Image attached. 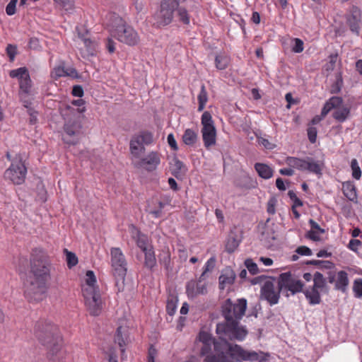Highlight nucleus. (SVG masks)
I'll return each instance as SVG.
<instances>
[{"mask_svg":"<svg viewBox=\"0 0 362 362\" xmlns=\"http://www.w3.org/2000/svg\"><path fill=\"white\" fill-rule=\"evenodd\" d=\"M259 356L255 351H247L238 344L225 341H215L205 332V362H241L243 361L265 362L267 356Z\"/></svg>","mask_w":362,"mask_h":362,"instance_id":"1","label":"nucleus"},{"mask_svg":"<svg viewBox=\"0 0 362 362\" xmlns=\"http://www.w3.org/2000/svg\"><path fill=\"white\" fill-rule=\"evenodd\" d=\"M30 266V274L25 284V295L30 301H40L47 290L52 264L41 251L35 250L31 254Z\"/></svg>","mask_w":362,"mask_h":362,"instance_id":"2","label":"nucleus"},{"mask_svg":"<svg viewBox=\"0 0 362 362\" xmlns=\"http://www.w3.org/2000/svg\"><path fill=\"white\" fill-rule=\"evenodd\" d=\"M247 308V300L238 299L233 303L227 299L222 305V315L225 322L216 326L218 341L237 340L243 341L247 334L245 327L240 325V321L244 316Z\"/></svg>","mask_w":362,"mask_h":362,"instance_id":"3","label":"nucleus"},{"mask_svg":"<svg viewBox=\"0 0 362 362\" xmlns=\"http://www.w3.org/2000/svg\"><path fill=\"white\" fill-rule=\"evenodd\" d=\"M105 25L110 35L118 41L134 46L139 41L137 32L115 13H110L105 17Z\"/></svg>","mask_w":362,"mask_h":362,"instance_id":"4","label":"nucleus"},{"mask_svg":"<svg viewBox=\"0 0 362 362\" xmlns=\"http://www.w3.org/2000/svg\"><path fill=\"white\" fill-rule=\"evenodd\" d=\"M96 277L94 272L88 270L86 274L85 284L82 293L85 305L91 315L98 316L102 310V300L99 288L95 286Z\"/></svg>","mask_w":362,"mask_h":362,"instance_id":"5","label":"nucleus"},{"mask_svg":"<svg viewBox=\"0 0 362 362\" xmlns=\"http://www.w3.org/2000/svg\"><path fill=\"white\" fill-rule=\"evenodd\" d=\"M111 267L112 274L115 279V286L118 292L124 288V280L127 272V262L125 256L119 247L110 249Z\"/></svg>","mask_w":362,"mask_h":362,"instance_id":"6","label":"nucleus"},{"mask_svg":"<svg viewBox=\"0 0 362 362\" xmlns=\"http://www.w3.org/2000/svg\"><path fill=\"white\" fill-rule=\"evenodd\" d=\"M285 163L293 170L300 171H308L310 173L321 175L323 168V163L320 160H315L313 158H300L294 156L286 158Z\"/></svg>","mask_w":362,"mask_h":362,"instance_id":"7","label":"nucleus"},{"mask_svg":"<svg viewBox=\"0 0 362 362\" xmlns=\"http://www.w3.org/2000/svg\"><path fill=\"white\" fill-rule=\"evenodd\" d=\"M27 174V168L23 162L21 155H16L12 160L10 167L5 171L4 177L15 185L24 182Z\"/></svg>","mask_w":362,"mask_h":362,"instance_id":"8","label":"nucleus"},{"mask_svg":"<svg viewBox=\"0 0 362 362\" xmlns=\"http://www.w3.org/2000/svg\"><path fill=\"white\" fill-rule=\"evenodd\" d=\"M342 103V98L340 97L333 96L329 98L322 110V117H325L332 109H335L332 117L337 121L344 122L349 116L350 108L344 106L341 107Z\"/></svg>","mask_w":362,"mask_h":362,"instance_id":"9","label":"nucleus"},{"mask_svg":"<svg viewBox=\"0 0 362 362\" xmlns=\"http://www.w3.org/2000/svg\"><path fill=\"white\" fill-rule=\"evenodd\" d=\"M177 0H163L160 4V9L154 16L156 23L159 26L170 24L173 18L174 11L178 8Z\"/></svg>","mask_w":362,"mask_h":362,"instance_id":"10","label":"nucleus"},{"mask_svg":"<svg viewBox=\"0 0 362 362\" xmlns=\"http://www.w3.org/2000/svg\"><path fill=\"white\" fill-rule=\"evenodd\" d=\"M281 291H283L280 281L276 286L273 279L267 278L261 287V298L267 300L270 305H276L279 302Z\"/></svg>","mask_w":362,"mask_h":362,"instance_id":"11","label":"nucleus"},{"mask_svg":"<svg viewBox=\"0 0 362 362\" xmlns=\"http://www.w3.org/2000/svg\"><path fill=\"white\" fill-rule=\"evenodd\" d=\"M282 291H290L292 295L303 291V283L298 279L291 272L283 273L279 276Z\"/></svg>","mask_w":362,"mask_h":362,"instance_id":"12","label":"nucleus"},{"mask_svg":"<svg viewBox=\"0 0 362 362\" xmlns=\"http://www.w3.org/2000/svg\"><path fill=\"white\" fill-rule=\"evenodd\" d=\"M81 127L76 121L69 120L64 126L65 134L63 136V140L69 144H76L78 142L77 137Z\"/></svg>","mask_w":362,"mask_h":362,"instance_id":"13","label":"nucleus"},{"mask_svg":"<svg viewBox=\"0 0 362 362\" xmlns=\"http://www.w3.org/2000/svg\"><path fill=\"white\" fill-rule=\"evenodd\" d=\"M129 230L131 237L136 242L137 247L141 250V252H144L146 250H149L153 247L148 237L142 233L134 225H131L129 226Z\"/></svg>","mask_w":362,"mask_h":362,"instance_id":"14","label":"nucleus"},{"mask_svg":"<svg viewBox=\"0 0 362 362\" xmlns=\"http://www.w3.org/2000/svg\"><path fill=\"white\" fill-rule=\"evenodd\" d=\"M216 142V129L211 114L205 111V147L214 146Z\"/></svg>","mask_w":362,"mask_h":362,"instance_id":"15","label":"nucleus"},{"mask_svg":"<svg viewBox=\"0 0 362 362\" xmlns=\"http://www.w3.org/2000/svg\"><path fill=\"white\" fill-rule=\"evenodd\" d=\"M361 18L360 9L357 6H353L351 8L350 14L346 16V23L350 30L356 35L360 34Z\"/></svg>","mask_w":362,"mask_h":362,"instance_id":"16","label":"nucleus"},{"mask_svg":"<svg viewBox=\"0 0 362 362\" xmlns=\"http://www.w3.org/2000/svg\"><path fill=\"white\" fill-rule=\"evenodd\" d=\"M204 272L200 274L199 279H192L186 285V293L190 298H194L204 291Z\"/></svg>","mask_w":362,"mask_h":362,"instance_id":"17","label":"nucleus"},{"mask_svg":"<svg viewBox=\"0 0 362 362\" xmlns=\"http://www.w3.org/2000/svg\"><path fill=\"white\" fill-rule=\"evenodd\" d=\"M160 162L159 154L157 152L152 151L141 160L139 165L144 166L148 171H153L160 164Z\"/></svg>","mask_w":362,"mask_h":362,"instance_id":"18","label":"nucleus"},{"mask_svg":"<svg viewBox=\"0 0 362 362\" xmlns=\"http://www.w3.org/2000/svg\"><path fill=\"white\" fill-rule=\"evenodd\" d=\"M235 273L231 268L224 269L219 276V288L224 290L226 287L231 286L235 281Z\"/></svg>","mask_w":362,"mask_h":362,"instance_id":"19","label":"nucleus"},{"mask_svg":"<svg viewBox=\"0 0 362 362\" xmlns=\"http://www.w3.org/2000/svg\"><path fill=\"white\" fill-rule=\"evenodd\" d=\"M349 284L348 274L345 271H339L336 274L334 288L342 293H346Z\"/></svg>","mask_w":362,"mask_h":362,"instance_id":"20","label":"nucleus"},{"mask_svg":"<svg viewBox=\"0 0 362 362\" xmlns=\"http://www.w3.org/2000/svg\"><path fill=\"white\" fill-rule=\"evenodd\" d=\"M309 224L310 230H308L305 235V237L313 241L320 240V234L325 233V230L322 228L320 225L315 221L313 219L309 220Z\"/></svg>","mask_w":362,"mask_h":362,"instance_id":"21","label":"nucleus"},{"mask_svg":"<svg viewBox=\"0 0 362 362\" xmlns=\"http://www.w3.org/2000/svg\"><path fill=\"white\" fill-rule=\"evenodd\" d=\"M342 192L344 195L351 202H357L356 187L353 182L346 181L342 183Z\"/></svg>","mask_w":362,"mask_h":362,"instance_id":"22","label":"nucleus"},{"mask_svg":"<svg viewBox=\"0 0 362 362\" xmlns=\"http://www.w3.org/2000/svg\"><path fill=\"white\" fill-rule=\"evenodd\" d=\"M142 252L144 255V267H146V269L151 272L153 271L157 264L154 248L153 247L149 250H146V251Z\"/></svg>","mask_w":362,"mask_h":362,"instance_id":"23","label":"nucleus"},{"mask_svg":"<svg viewBox=\"0 0 362 362\" xmlns=\"http://www.w3.org/2000/svg\"><path fill=\"white\" fill-rule=\"evenodd\" d=\"M254 167L258 175L262 179L268 180L274 175L272 168L265 163H256Z\"/></svg>","mask_w":362,"mask_h":362,"instance_id":"24","label":"nucleus"},{"mask_svg":"<svg viewBox=\"0 0 362 362\" xmlns=\"http://www.w3.org/2000/svg\"><path fill=\"white\" fill-rule=\"evenodd\" d=\"M79 38L83 42L85 47L86 48V51L88 55L93 56L96 52V49L98 47V42L95 40H92L88 36L86 35H81L78 34Z\"/></svg>","mask_w":362,"mask_h":362,"instance_id":"25","label":"nucleus"},{"mask_svg":"<svg viewBox=\"0 0 362 362\" xmlns=\"http://www.w3.org/2000/svg\"><path fill=\"white\" fill-rule=\"evenodd\" d=\"M303 293L310 304L316 305L320 303L321 297L317 288L312 287L310 289H306Z\"/></svg>","mask_w":362,"mask_h":362,"instance_id":"26","label":"nucleus"},{"mask_svg":"<svg viewBox=\"0 0 362 362\" xmlns=\"http://www.w3.org/2000/svg\"><path fill=\"white\" fill-rule=\"evenodd\" d=\"M177 296L175 293H170L168 296L166 303V312L169 315L173 316L177 310Z\"/></svg>","mask_w":362,"mask_h":362,"instance_id":"27","label":"nucleus"},{"mask_svg":"<svg viewBox=\"0 0 362 362\" xmlns=\"http://www.w3.org/2000/svg\"><path fill=\"white\" fill-rule=\"evenodd\" d=\"M193 351L200 357L204 356V327H201L199 329V334L194 341Z\"/></svg>","mask_w":362,"mask_h":362,"instance_id":"28","label":"nucleus"},{"mask_svg":"<svg viewBox=\"0 0 362 362\" xmlns=\"http://www.w3.org/2000/svg\"><path fill=\"white\" fill-rule=\"evenodd\" d=\"M145 150L144 145L135 136L130 141V151L135 157H139Z\"/></svg>","mask_w":362,"mask_h":362,"instance_id":"29","label":"nucleus"},{"mask_svg":"<svg viewBox=\"0 0 362 362\" xmlns=\"http://www.w3.org/2000/svg\"><path fill=\"white\" fill-rule=\"evenodd\" d=\"M230 62V57L225 53H220L215 57L216 67L219 70L226 69Z\"/></svg>","mask_w":362,"mask_h":362,"instance_id":"30","label":"nucleus"},{"mask_svg":"<svg viewBox=\"0 0 362 362\" xmlns=\"http://www.w3.org/2000/svg\"><path fill=\"white\" fill-rule=\"evenodd\" d=\"M197 132L191 129H187L182 135L183 142L188 146L194 144L197 141Z\"/></svg>","mask_w":362,"mask_h":362,"instance_id":"31","label":"nucleus"},{"mask_svg":"<svg viewBox=\"0 0 362 362\" xmlns=\"http://www.w3.org/2000/svg\"><path fill=\"white\" fill-rule=\"evenodd\" d=\"M240 240L237 238L234 235L230 234L226 243V250L228 252H233L239 246Z\"/></svg>","mask_w":362,"mask_h":362,"instance_id":"32","label":"nucleus"},{"mask_svg":"<svg viewBox=\"0 0 362 362\" xmlns=\"http://www.w3.org/2000/svg\"><path fill=\"white\" fill-rule=\"evenodd\" d=\"M124 336H125V334H124L123 327L121 326L118 327L117 329V331H116L115 341L116 343L118 344L119 346L120 347L121 352H122V355L125 351L124 346L126 345V342H125Z\"/></svg>","mask_w":362,"mask_h":362,"instance_id":"33","label":"nucleus"},{"mask_svg":"<svg viewBox=\"0 0 362 362\" xmlns=\"http://www.w3.org/2000/svg\"><path fill=\"white\" fill-rule=\"evenodd\" d=\"M135 136L140 140L144 145L151 144L153 141V134L148 131L141 132L139 134L135 135Z\"/></svg>","mask_w":362,"mask_h":362,"instance_id":"34","label":"nucleus"},{"mask_svg":"<svg viewBox=\"0 0 362 362\" xmlns=\"http://www.w3.org/2000/svg\"><path fill=\"white\" fill-rule=\"evenodd\" d=\"M326 286V280L324 278L323 275L316 272L313 275V288L317 289H322Z\"/></svg>","mask_w":362,"mask_h":362,"instance_id":"35","label":"nucleus"},{"mask_svg":"<svg viewBox=\"0 0 362 362\" xmlns=\"http://www.w3.org/2000/svg\"><path fill=\"white\" fill-rule=\"evenodd\" d=\"M20 89L23 93L28 94L30 91L32 81L30 75L27 76L24 78H21L19 81Z\"/></svg>","mask_w":362,"mask_h":362,"instance_id":"36","label":"nucleus"},{"mask_svg":"<svg viewBox=\"0 0 362 362\" xmlns=\"http://www.w3.org/2000/svg\"><path fill=\"white\" fill-rule=\"evenodd\" d=\"M353 292L355 298H362V279L357 278L353 283Z\"/></svg>","mask_w":362,"mask_h":362,"instance_id":"37","label":"nucleus"},{"mask_svg":"<svg viewBox=\"0 0 362 362\" xmlns=\"http://www.w3.org/2000/svg\"><path fill=\"white\" fill-rule=\"evenodd\" d=\"M28 75V71L25 67H21L16 69H13L10 72V76L11 78H18L19 80L25 78Z\"/></svg>","mask_w":362,"mask_h":362,"instance_id":"38","label":"nucleus"},{"mask_svg":"<svg viewBox=\"0 0 362 362\" xmlns=\"http://www.w3.org/2000/svg\"><path fill=\"white\" fill-rule=\"evenodd\" d=\"M63 76H66V69L63 64L56 66L51 71V77L54 80Z\"/></svg>","mask_w":362,"mask_h":362,"instance_id":"39","label":"nucleus"},{"mask_svg":"<svg viewBox=\"0 0 362 362\" xmlns=\"http://www.w3.org/2000/svg\"><path fill=\"white\" fill-rule=\"evenodd\" d=\"M66 254V263L69 268H72L78 264V257L75 253L69 252L67 249L64 250Z\"/></svg>","mask_w":362,"mask_h":362,"instance_id":"40","label":"nucleus"},{"mask_svg":"<svg viewBox=\"0 0 362 362\" xmlns=\"http://www.w3.org/2000/svg\"><path fill=\"white\" fill-rule=\"evenodd\" d=\"M159 262L165 269L168 271L170 269V255L168 252H165L160 255Z\"/></svg>","mask_w":362,"mask_h":362,"instance_id":"41","label":"nucleus"},{"mask_svg":"<svg viewBox=\"0 0 362 362\" xmlns=\"http://www.w3.org/2000/svg\"><path fill=\"white\" fill-rule=\"evenodd\" d=\"M158 207L156 209H152L148 206L147 211L148 214L153 215L154 218H160L162 215V210L164 208L165 204L162 202H158Z\"/></svg>","mask_w":362,"mask_h":362,"instance_id":"42","label":"nucleus"},{"mask_svg":"<svg viewBox=\"0 0 362 362\" xmlns=\"http://www.w3.org/2000/svg\"><path fill=\"white\" fill-rule=\"evenodd\" d=\"M54 1L63 9L66 11H70L74 8L73 0H54Z\"/></svg>","mask_w":362,"mask_h":362,"instance_id":"43","label":"nucleus"},{"mask_svg":"<svg viewBox=\"0 0 362 362\" xmlns=\"http://www.w3.org/2000/svg\"><path fill=\"white\" fill-rule=\"evenodd\" d=\"M351 167L352 170V176L356 180H359L361 177V170L358 165L356 159H353L351 162Z\"/></svg>","mask_w":362,"mask_h":362,"instance_id":"44","label":"nucleus"},{"mask_svg":"<svg viewBox=\"0 0 362 362\" xmlns=\"http://www.w3.org/2000/svg\"><path fill=\"white\" fill-rule=\"evenodd\" d=\"M337 60H338V54L337 53L330 54L329 56V62L325 65L326 71H333L336 66V63H337Z\"/></svg>","mask_w":362,"mask_h":362,"instance_id":"45","label":"nucleus"},{"mask_svg":"<svg viewBox=\"0 0 362 362\" xmlns=\"http://www.w3.org/2000/svg\"><path fill=\"white\" fill-rule=\"evenodd\" d=\"M245 267H247V269H248V271L252 274H256L258 273V272H259L258 267H257V264L252 261V259H246L245 261Z\"/></svg>","mask_w":362,"mask_h":362,"instance_id":"46","label":"nucleus"},{"mask_svg":"<svg viewBox=\"0 0 362 362\" xmlns=\"http://www.w3.org/2000/svg\"><path fill=\"white\" fill-rule=\"evenodd\" d=\"M184 168V165L182 162H181L179 160L175 159L174 160V164L173 165V174L177 177L179 175H180V173L182 172V169Z\"/></svg>","mask_w":362,"mask_h":362,"instance_id":"47","label":"nucleus"},{"mask_svg":"<svg viewBox=\"0 0 362 362\" xmlns=\"http://www.w3.org/2000/svg\"><path fill=\"white\" fill-rule=\"evenodd\" d=\"M293 41L295 45L292 47V51L295 53H300L304 49V43L302 40L299 38H294Z\"/></svg>","mask_w":362,"mask_h":362,"instance_id":"48","label":"nucleus"},{"mask_svg":"<svg viewBox=\"0 0 362 362\" xmlns=\"http://www.w3.org/2000/svg\"><path fill=\"white\" fill-rule=\"evenodd\" d=\"M308 137L311 144H315L317 140V131L316 127H309L307 129Z\"/></svg>","mask_w":362,"mask_h":362,"instance_id":"49","label":"nucleus"},{"mask_svg":"<svg viewBox=\"0 0 362 362\" xmlns=\"http://www.w3.org/2000/svg\"><path fill=\"white\" fill-rule=\"evenodd\" d=\"M288 195L293 202L292 207L297 208L303 206V202L297 197L295 192L290 190L288 192Z\"/></svg>","mask_w":362,"mask_h":362,"instance_id":"50","label":"nucleus"},{"mask_svg":"<svg viewBox=\"0 0 362 362\" xmlns=\"http://www.w3.org/2000/svg\"><path fill=\"white\" fill-rule=\"evenodd\" d=\"M308 264H312L319 266L320 264H325V269H332L334 267V264L330 261L324 260H310L307 262Z\"/></svg>","mask_w":362,"mask_h":362,"instance_id":"51","label":"nucleus"},{"mask_svg":"<svg viewBox=\"0 0 362 362\" xmlns=\"http://www.w3.org/2000/svg\"><path fill=\"white\" fill-rule=\"evenodd\" d=\"M178 12V16L180 17V20L185 24H189V18L187 14V12L185 8H177Z\"/></svg>","mask_w":362,"mask_h":362,"instance_id":"52","label":"nucleus"},{"mask_svg":"<svg viewBox=\"0 0 362 362\" xmlns=\"http://www.w3.org/2000/svg\"><path fill=\"white\" fill-rule=\"evenodd\" d=\"M18 0H10L6 7V13L8 16H12L16 13V7Z\"/></svg>","mask_w":362,"mask_h":362,"instance_id":"53","label":"nucleus"},{"mask_svg":"<svg viewBox=\"0 0 362 362\" xmlns=\"http://www.w3.org/2000/svg\"><path fill=\"white\" fill-rule=\"evenodd\" d=\"M296 252L298 255H304V256H310L312 255V250L307 246H299L296 250Z\"/></svg>","mask_w":362,"mask_h":362,"instance_id":"54","label":"nucleus"},{"mask_svg":"<svg viewBox=\"0 0 362 362\" xmlns=\"http://www.w3.org/2000/svg\"><path fill=\"white\" fill-rule=\"evenodd\" d=\"M216 258L214 256L211 257L205 264V273L211 272L216 266Z\"/></svg>","mask_w":362,"mask_h":362,"instance_id":"55","label":"nucleus"},{"mask_svg":"<svg viewBox=\"0 0 362 362\" xmlns=\"http://www.w3.org/2000/svg\"><path fill=\"white\" fill-rule=\"evenodd\" d=\"M258 143L267 149H273L275 146L274 144H272L268 139L263 137L258 139Z\"/></svg>","mask_w":362,"mask_h":362,"instance_id":"56","label":"nucleus"},{"mask_svg":"<svg viewBox=\"0 0 362 362\" xmlns=\"http://www.w3.org/2000/svg\"><path fill=\"white\" fill-rule=\"evenodd\" d=\"M17 48L12 45H8L6 47V52L11 60H13L16 54Z\"/></svg>","mask_w":362,"mask_h":362,"instance_id":"57","label":"nucleus"},{"mask_svg":"<svg viewBox=\"0 0 362 362\" xmlns=\"http://www.w3.org/2000/svg\"><path fill=\"white\" fill-rule=\"evenodd\" d=\"M361 245V242L357 239H351L349 243L348 247L352 250L356 252L358 250V247Z\"/></svg>","mask_w":362,"mask_h":362,"instance_id":"58","label":"nucleus"},{"mask_svg":"<svg viewBox=\"0 0 362 362\" xmlns=\"http://www.w3.org/2000/svg\"><path fill=\"white\" fill-rule=\"evenodd\" d=\"M199 107L198 110L202 111L204 109V84L201 86L200 93L198 96Z\"/></svg>","mask_w":362,"mask_h":362,"instance_id":"59","label":"nucleus"},{"mask_svg":"<svg viewBox=\"0 0 362 362\" xmlns=\"http://www.w3.org/2000/svg\"><path fill=\"white\" fill-rule=\"evenodd\" d=\"M167 141L172 149L177 150L178 148L176 140L173 134H170L168 135Z\"/></svg>","mask_w":362,"mask_h":362,"instance_id":"60","label":"nucleus"},{"mask_svg":"<svg viewBox=\"0 0 362 362\" xmlns=\"http://www.w3.org/2000/svg\"><path fill=\"white\" fill-rule=\"evenodd\" d=\"M28 45L30 49L35 50L39 49L40 48V42L35 37H32L30 39Z\"/></svg>","mask_w":362,"mask_h":362,"instance_id":"61","label":"nucleus"},{"mask_svg":"<svg viewBox=\"0 0 362 362\" xmlns=\"http://www.w3.org/2000/svg\"><path fill=\"white\" fill-rule=\"evenodd\" d=\"M106 48L110 53H113L115 51V42L110 37L107 39Z\"/></svg>","mask_w":362,"mask_h":362,"instance_id":"62","label":"nucleus"},{"mask_svg":"<svg viewBox=\"0 0 362 362\" xmlns=\"http://www.w3.org/2000/svg\"><path fill=\"white\" fill-rule=\"evenodd\" d=\"M275 204L276 200L275 199H270L267 203V211L268 214H275Z\"/></svg>","mask_w":362,"mask_h":362,"instance_id":"63","label":"nucleus"},{"mask_svg":"<svg viewBox=\"0 0 362 362\" xmlns=\"http://www.w3.org/2000/svg\"><path fill=\"white\" fill-rule=\"evenodd\" d=\"M72 94L76 97H82L83 95V90L81 86H74L72 89Z\"/></svg>","mask_w":362,"mask_h":362,"instance_id":"64","label":"nucleus"}]
</instances>
